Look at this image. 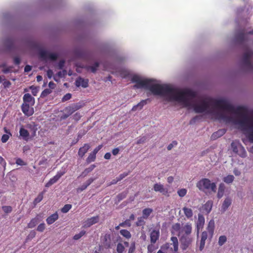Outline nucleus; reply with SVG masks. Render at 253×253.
<instances>
[{
    "instance_id": "obj_1",
    "label": "nucleus",
    "mask_w": 253,
    "mask_h": 253,
    "mask_svg": "<svg viewBox=\"0 0 253 253\" xmlns=\"http://www.w3.org/2000/svg\"><path fill=\"white\" fill-rule=\"evenodd\" d=\"M131 81L136 83L133 86L135 88H144L149 90L154 95L168 96L170 100L181 103L185 107L192 106L195 112L197 113L206 111L211 113V111L210 107L213 106L223 111L239 115L242 119L235 120L223 112H218L215 114L218 120L239 125L242 130L248 133V138L250 141L253 143V121L248 116L247 109L245 107L238 106L235 108L224 99H214L211 98L202 100L200 104L192 105L191 100L196 96V93L192 90L185 89L180 91L168 84H153L154 80H143L136 75L132 77Z\"/></svg>"
},
{
    "instance_id": "obj_2",
    "label": "nucleus",
    "mask_w": 253,
    "mask_h": 253,
    "mask_svg": "<svg viewBox=\"0 0 253 253\" xmlns=\"http://www.w3.org/2000/svg\"><path fill=\"white\" fill-rule=\"evenodd\" d=\"M197 187L201 191H211L214 193L216 192V185L215 183L211 182L208 178H202L196 184Z\"/></svg>"
},
{
    "instance_id": "obj_3",
    "label": "nucleus",
    "mask_w": 253,
    "mask_h": 253,
    "mask_svg": "<svg viewBox=\"0 0 253 253\" xmlns=\"http://www.w3.org/2000/svg\"><path fill=\"white\" fill-rule=\"evenodd\" d=\"M171 243H167L161 247L160 249L164 253H170L177 252L178 250V242L177 237H171L170 238Z\"/></svg>"
},
{
    "instance_id": "obj_4",
    "label": "nucleus",
    "mask_w": 253,
    "mask_h": 253,
    "mask_svg": "<svg viewBox=\"0 0 253 253\" xmlns=\"http://www.w3.org/2000/svg\"><path fill=\"white\" fill-rule=\"evenodd\" d=\"M250 35H253V30L245 32V29L241 30L236 33L234 38L235 42L239 44H243L249 40V36Z\"/></svg>"
},
{
    "instance_id": "obj_5",
    "label": "nucleus",
    "mask_w": 253,
    "mask_h": 253,
    "mask_svg": "<svg viewBox=\"0 0 253 253\" xmlns=\"http://www.w3.org/2000/svg\"><path fill=\"white\" fill-rule=\"evenodd\" d=\"M253 55V49H247L243 54V63L244 66L249 71H253V64L251 58Z\"/></svg>"
},
{
    "instance_id": "obj_6",
    "label": "nucleus",
    "mask_w": 253,
    "mask_h": 253,
    "mask_svg": "<svg viewBox=\"0 0 253 253\" xmlns=\"http://www.w3.org/2000/svg\"><path fill=\"white\" fill-rule=\"evenodd\" d=\"M231 146L233 151L240 157L245 158L247 156V153L244 147L238 142H232Z\"/></svg>"
},
{
    "instance_id": "obj_7",
    "label": "nucleus",
    "mask_w": 253,
    "mask_h": 253,
    "mask_svg": "<svg viewBox=\"0 0 253 253\" xmlns=\"http://www.w3.org/2000/svg\"><path fill=\"white\" fill-rule=\"evenodd\" d=\"M179 240L181 243V248L182 250H186L191 244L193 238L191 235H181L179 236Z\"/></svg>"
},
{
    "instance_id": "obj_8",
    "label": "nucleus",
    "mask_w": 253,
    "mask_h": 253,
    "mask_svg": "<svg viewBox=\"0 0 253 253\" xmlns=\"http://www.w3.org/2000/svg\"><path fill=\"white\" fill-rule=\"evenodd\" d=\"M33 106V105L26 104V103L22 104L21 110L25 116L30 117L33 115L34 113V110Z\"/></svg>"
},
{
    "instance_id": "obj_9",
    "label": "nucleus",
    "mask_w": 253,
    "mask_h": 253,
    "mask_svg": "<svg viewBox=\"0 0 253 253\" xmlns=\"http://www.w3.org/2000/svg\"><path fill=\"white\" fill-rule=\"evenodd\" d=\"M153 189L155 192H159L166 196L169 197V196L168 189L164 188V185L160 183L155 184L153 186Z\"/></svg>"
},
{
    "instance_id": "obj_10",
    "label": "nucleus",
    "mask_w": 253,
    "mask_h": 253,
    "mask_svg": "<svg viewBox=\"0 0 253 253\" xmlns=\"http://www.w3.org/2000/svg\"><path fill=\"white\" fill-rule=\"evenodd\" d=\"M192 227L191 224L189 223H187L185 225H184L181 227L180 233L179 235H178L179 236H181V235H191V234L192 233Z\"/></svg>"
},
{
    "instance_id": "obj_11",
    "label": "nucleus",
    "mask_w": 253,
    "mask_h": 253,
    "mask_svg": "<svg viewBox=\"0 0 253 253\" xmlns=\"http://www.w3.org/2000/svg\"><path fill=\"white\" fill-rule=\"evenodd\" d=\"M101 241L104 247L106 249L110 248L112 245L111 236L109 234H106L101 237Z\"/></svg>"
},
{
    "instance_id": "obj_12",
    "label": "nucleus",
    "mask_w": 253,
    "mask_h": 253,
    "mask_svg": "<svg viewBox=\"0 0 253 253\" xmlns=\"http://www.w3.org/2000/svg\"><path fill=\"white\" fill-rule=\"evenodd\" d=\"M64 171H59L57 173V174L53 176L52 178H51L48 182H47L45 184L46 187H49L54 183H56L59 179L64 174Z\"/></svg>"
},
{
    "instance_id": "obj_13",
    "label": "nucleus",
    "mask_w": 253,
    "mask_h": 253,
    "mask_svg": "<svg viewBox=\"0 0 253 253\" xmlns=\"http://www.w3.org/2000/svg\"><path fill=\"white\" fill-rule=\"evenodd\" d=\"M205 223V218L204 216L201 214H198V220L196 223L197 235H199L200 230L203 228Z\"/></svg>"
},
{
    "instance_id": "obj_14",
    "label": "nucleus",
    "mask_w": 253,
    "mask_h": 253,
    "mask_svg": "<svg viewBox=\"0 0 253 253\" xmlns=\"http://www.w3.org/2000/svg\"><path fill=\"white\" fill-rule=\"evenodd\" d=\"M81 107V105L77 104H74L72 106L66 107L65 111L67 113V116H69L76 111L79 110Z\"/></svg>"
},
{
    "instance_id": "obj_15",
    "label": "nucleus",
    "mask_w": 253,
    "mask_h": 253,
    "mask_svg": "<svg viewBox=\"0 0 253 253\" xmlns=\"http://www.w3.org/2000/svg\"><path fill=\"white\" fill-rule=\"evenodd\" d=\"M23 104L26 103V104L33 106L35 104V98L30 93H25L23 96Z\"/></svg>"
},
{
    "instance_id": "obj_16",
    "label": "nucleus",
    "mask_w": 253,
    "mask_h": 253,
    "mask_svg": "<svg viewBox=\"0 0 253 253\" xmlns=\"http://www.w3.org/2000/svg\"><path fill=\"white\" fill-rule=\"evenodd\" d=\"M75 84L78 87L81 86L84 88H86L88 85V80L79 77L76 79Z\"/></svg>"
},
{
    "instance_id": "obj_17",
    "label": "nucleus",
    "mask_w": 253,
    "mask_h": 253,
    "mask_svg": "<svg viewBox=\"0 0 253 253\" xmlns=\"http://www.w3.org/2000/svg\"><path fill=\"white\" fill-rule=\"evenodd\" d=\"M99 220V216L98 215L87 218L85 222L84 225L86 227H90L91 225L98 222Z\"/></svg>"
},
{
    "instance_id": "obj_18",
    "label": "nucleus",
    "mask_w": 253,
    "mask_h": 253,
    "mask_svg": "<svg viewBox=\"0 0 253 253\" xmlns=\"http://www.w3.org/2000/svg\"><path fill=\"white\" fill-rule=\"evenodd\" d=\"M150 100L149 98H147L145 100H141L139 103H138L137 105H134L131 109L132 111H136L137 110H141L143 106L147 104L148 102H150Z\"/></svg>"
},
{
    "instance_id": "obj_19",
    "label": "nucleus",
    "mask_w": 253,
    "mask_h": 253,
    "mask_svg": "<svg viewBox=\"0 0 253 253\" xmlns=\"http://www.w3.org/2000/svg\"><path fill=\"white\" fill-rule=\"evenodd\" d=\"M160 237L159 230H153L150 233V242L152 244L156 243Z\"/></svg>"
},
{
    "instance_id": "obj_20",
    "label": "nucleus",
    "mask_w": 253,
    "mask_h": 253,
    "mask_svg": "<svg viewBox=\"0 0 253 253\" xmlns=\"http://www.w3.org/2000/svg\"><path fill=\"white\" fill-rule=\"evenodd\" d=\"M90 148V146L89 144H84L83 147L80 148L78 151V155L81 158H83Z\"/></svg>"
},
{
    "instance_id": "obj_21",
    "label": "nucleus",
    "mask_w": 253,
    "mask_h": 253,
    "mask_svg": "<svg viewBox=\"0 0 253 253\" xmlns=\"http://www.w3.org/2000/svg\"><path fill=\"white\" fill-rule=\"evenodd\" d=\"M232 204V200L229 197L225 199L221 206V211H225Z\"/></svg>"
},
{
    "instance_id": "obj_22",
    "label": "nucleus",
    "mask_w": 253,
    "mask_h": 253,
    "mask_svg": "<svg viewBox=\"0 0 253 253\" xmlns=\"http://www.w3.org/2000/svg\"><path fill=\"white\" fill-rule=\"evenodd\" d=\"M208 238V233L207 231H204L201 234V239L200 243L199 250L202 251L205 245V242Z\"/></svg>"
},
{
    "instance_id": "obj_23",
    "label": "nucleus",
    "mask_w": 253,
    "mask_h": 253,
    "mask_svg": "<svg viewBox=\"0 0 253 253\" xmlns=\"http://www.w3.org/2000/svg\"><path fill=\"white\" fill-rule=\"evenodd\" d=\"M226 131L225 129H220L214 132L211 136V139L214 140L222 136L225 133Z\"/></svg>"
},
{
    "instance_id": "obj_24",
    "label": "nucleus",
    "mask_w": 253,
    "mask_h": 253,
    "mask_svg": "<svg viewBox=\"0 0 253 253\" xmlns=\"http://www.w3.org/2000/svg\"><path fill=\"white\" fill-rule=\"evenodd\" d=\"M207 230L211 238H212L214 230V222L213 220H211L209 222Z\"/></svg>"
},
{
    "instance_id": "obj_25",
    "label": "nucleus",
    "mask_w": 253,
    "mask_h": 253,
    "mask_svg": "<svg viewBox=\"0 0 253 253\" xmlns=\"http://www.w3.org/2000/svg\"><path fill=\"white\" fill-rule=\"evenodd\" d=\"M59 216L57 212L53 213L49 216H48L46 219V222L47 224L50 225L53 223L56 220L58 219Z\"/></svg>"
},
{
    "instance_id": "obj_26",
    "label": "nucleus",
    "mask_w": 253,
    "mask_h": 253,
    "mask_svg": "<svg viewBox=\"0 0 253 253\" xmlns=\"http://www.w3.org/2000/svg\"><path fill=\"white\" fill-rule=\"evenodd\" d=\"M225 189V186L224 183H221L219 185L217 197L218 199H220L223 197Z\"/></svg>"
},
{
    "instance_id": "obj_27",
    "label": "nucleus",
    "mask_w": 253,
    "mask_h": 253,
    "mask_svg": "<svg viewBox=\"0 0 253 253\" xmlns=\"http://www.w3.org/2000/svg\"><path fill=\"white\" fill-rule=\"evenodd\" d=\"M96 167V166L94 164L91 165L87 168H86L81 173L80 176L85 177L86 176L89 172H91L93 169Z\"/></svg>"
},
{
    "instance_id": "obj_28",
    "label": "nucleus",
    "mask_w": 253,
    "mask_h": 253,
    "mask_svg": "<svg viewBox=\"0 0 253 253\" xmlns=\"http://www.w3.org/2000/svg\"><path fill=\"white\" fill-rule=\"evenodd\" d=\"M44 192H45V191H43L40 193L39 194V195H38L37 197L34 199V200L33 202L34 207H36V206L38 203H39L40 202H41L42 201V200L43 199V195H44Z\"/></svg>"
},
{
    "instance_id": "obj_29",
    "label": "nucleus",
    "mask_w": 253,
    "mask_h": 253,
    "mask_svg": "<svg viewBox=\"0 0 253 253\" xmlns=\"http://www.w3.org/2000/svg\"><path fill=\"white\" fill-rule=\"evenodd\" d=\"M181 225L179 223H176L172 225L171 233L174 234L175 232H178V235L180 233V230L181 229Z\"/></svg>"
},
{
    "instance_id": "obj_30",
    "label": "nucleus",
    "mask_w": 253,
    "mask_h": 253,
    "mask_svg": "<svg viewBox=\"0 0 253 253\" xmlns=\"http://www.w3.org/2000/svg\"><path fill=\"white\" fill-rule=\"evenodd\" d=\"M19 133L20 135L22 136L25 140H27L28 137L29 136V133L28 131L23 127L20 128Z\"/></svg>"
},
{
    "instance_id": "obj_31",
    "label": "nucleus",
    "mask_w": 253,
    "mask_h": 253,
    "mask_svg": "<svg viewBox=\"0 0 253 253\" xmlns=\"http://www.w3.org/2000/svg\"><path fill=\"white\" fill-rule=\"evenodd\" d=\"M152 212L153 210L152 209L145 208L142 211V217L144 219H147Z\"/></svg>"
},
{
    "instance_id": "obj_32",
    "label": "nucleus",
    "mask_w": 253,
    "mask_h": 253,
    "mask_svg": "<svg viewBox=\"0 0 253 253\" xmlns=\"http://www.w3.org/2000/svg\"><path fill=\"white\" fill-rule=\"evenodd\" d=\"M182 210L184 212L185 215L186 216L187 218H190L192 217L193 211L190 208H188L185 207L182 209Z\"/></svg>"
},
{
    "instance_id": "obj_33",
    "label": "nucleus",
    "mask_w": 253,
    "mask_h": 253,
    "mask_svg": "<svg viewBox=\"0 0 253 253\" xmlns=\"http://www.w3.org/2000/svg\"><path fill=\"white\" fill-rule=\"evenodd\" d=\"M120 233L121 235L126 238L127 239H129L131 238V235L129 231L126 229H122L120 230Z\"/></svg>"
},
{
    "instance_id": "obj_34",
    "label": "nucleus",
    "mask_w": 253,
    "mask_h": 253,
    "mask_svg": "<svg viewBox=\"0 0 253 253\" xmlns=\"http://www.w3.org/2000/svg\"><path fill=\"white\" fill-rule=\"evenodd\" d=\"M212 206V202L211 201H208L204 205L205 210L209 213L211 210Z\"/></svg>"
},
{
    "instance_id": "obj_35",
    "label": "nucleus",
    "mask_w": 253,
    "mask_h": 253,
    "mask_svg": "<svg viewBox=\"0 0 253 253\" xmlns=\"http://www.w3.org/2000/svg\"><path fill=\"white\" fill-rule=\"evenodd\" d=\"M49 52L47 51L46 50H41L40 52V57L43 59V60H46L48 58V55H49Z\"/></svg>"
},
{
    "instance_id": "obj_36",
    "label": "nucleus",
    "mask_w": 253,
    "mask_h": 253,
    "mask_svg": "<svg viewBox=\"0 0 253 253\" xmlns=\"http://www.w3.org/2000/svg\"><path fill=\"white\" fill-rule=\"evenodd\" d=\"M38 222V219L37 218H33L31 220L30 222L28 224V227L29 228H34Z\"/></svg>"
},
{
    "instance_id": "obj_37",
    "label": "nucleus",
    "mask_w": 253,
    "mask_h": 253,
    "mask_svg": "<svg viewBox=\"0 0 253 253\" xmlns=\"http://www.w3.org/2000/svg\"><path fill=\"white\" fill-rule=\"evenodd\" d=\"M234 179V177L232 175H228L223 178V181L227 184L231 183Z\"/></svg>"
},
{
    "instance_id": "obj_38",
    "label": "nucleus",
    "mask_w": 253,
    "mask_h": 253,
    "mask_svg": "<svg viewBox=\"0 0 253 253\" xmlns=\"http://www.w3.org/2000/svg\"><path fill=\"white\" fill-rule=\"evenodd\" d=\"M127 191H124L121 193L119 194L117 196L118 202H120L121 201L125 199L127 195Z\"/></svg>"
},
{
    "instance_id": "obj_39",
    "label": "nucleus",
    "mask_w": 253,
    "mask_h": 253,
    "mask_svg": "<svg viewBox=\"0 0 253 253\" xmlns=\"http://www.w3.org/2000/svg\"><path fill=\"white\" fill-rule=\"evenodd\" d=\"M96 159V156L94 154L90 153L87 158H86V162L87 164H89L91 162L95 161Z\"/></svg>"
},
{
    "instance_id": "obj_40",
    "label": "nucleus",
    "mask_w": 253,
    "mask_h": 253,
    "mask_svg": "<svg viewBox=\"0 0 253 253\" xmlns=\"http://www.w3.org/2000/svg\"><path fill=\"white\" fill-rule=\"evenodd\" d=\"M125 249V247L122 243H119L117 244L116 251L118 253H123Z\"/></svg>"
},
{
    "instance_id": "obj_41",
    "label": "nucleus",
    "mask_w": 253,
    "mask_h": 253,
    "mask_svg": "<svg viewBox=\"0 0 253 253\" xmlns=\"http://www.w3.org/2000/svg\"><path fill=\"white\" fill-rule=\"evenodd\" d=\"M52 91L50 89L46 88L44 89L41 94V97L44 98L48 95L49 94L51 93Z\"/></svg>"
},
{
    "instance_id": "obj_42",
    "label": "nucleus",
    "mask_w": 253,
    "mask_h": 253,
    "mask_svg": "<svg viewBox=\"0 0 253 253\" xmlns=\"http://www.w3.org/2000/svg\"><path fill=\"white\" fill-rule=\"evenodd\" d=\"M227 241V238L225 236H220L218 239V245L220 246H222Z\"/></svg>"
},
{
    "instance_id": "obj_43",
    "label": "nucleus",
    "mask_w": 253,
    "mask_h": 253,
    "mask_svg": "<svg viewBox=\"0 0 253 253\" xmlns=\"http://www.w3.org/2000/svg\"><path fill=\"white\" fill-rule=\"evenodd\" d=\"M72 208V205L71 204H66L61 209V211L63 213H67Z\"/></svg>"
},
{
    "instance_id": "obj_44",
    "label": "nucleus",
    "mask_w": 253,
    "mask_h": 253,
    "mask_svg": "<svg viewBox=\"0 0 253 253\" xmlns=\"http://www.w3.org/2000/svg\"><path fill=\"white\" fill-rule=\"evenodd\" d=\"M154 244H152L151 243L150 244L148 245L147 247V252L148 253H152L154 252L157 249L155 247Z\"/></svg>"
},
{
    "instance_id": "obj_45",
    "label": "nucleus",
    "mask_w": 253,
    "mask_h": 253,
    "mask_svg": "<svg viewBox=\"0 0 253 253\" xmlns=\"http://www.w3.org/2000/svg\"><path fill=\"white\" fill-rule=\"evenodd\" d=\"M86 232L84 230L81 231L79 234H77L74 235L73 237V239L75 240H77L80 239L82 237H83L85 234Z\"/></svg>"
},
{
    "instance_id": "obj_46",
    "label": "nucleus",
    "mask_w": 253,
    "mask_h": 253,
    "mask_svg": "<svg viewBox=\"0 0 253 253\" xmlns=\"http://www.w3.org/2000/svg\"><path fill=\"white\" fill-rule=\"evenodd\" d=\"M187 190L185 188H182L177 191V194L180 197L185 196L187 193Z\"/></svg>"
},
{
    "instance_id": "obj_47",
    "label": "nucleus",
    "mask_w": 253,
    "mask_h": 253,
    "mask_svg": "<svg viewBox=\"0 0 253 253\" xmlns=\"http://www.w3.org/2000/svg\"><path fill=\"white\" fill-rule=\"evenodd\" d=\"M98 67L99 63L96 62L92 66L89 67V69L90 70L91 72L95 73Z\"/></svg>"
},
{
    "instance_id": "obj_48",
    "label": "nucleus",
    "mask_w": 253,
    "mask_h": 253,
    "mask_svg": "<svg viewBox=\"0 0 253 253\" xmlns=\"http://www.w3.org/2000/svg\"><path fill=\"white\" fill-rule=\"evenodd\" d=\"M143 219H144L142 216L138 217L137 221L136 222V225L137 226H143L145 224V221Z\"/></svg>"
},
{
    "instance_id": "obj_49",
    "label": "nucleus",
    "mask_w": 253,
    "mask_h": 253,
    "mask_svg": "<svg viewBox=\"0 0 253 253\" xmlns=\"http://www.w3.org/2000/svg\"><path fill=\"white\" fill-rule=\"evenodd\" d=\"M2 210L6 213H10L12 211V208L9 206H4L2 207Z\"/></svg>"
},
{
    "instance_id": "obj_50",
    "label": "nucleus",
    "mask_w": 253,
    "mask_h": 253,
    "mask_svg": "<svg viewBox=\"0 0 253 253\" xmlns=\"http://www.w3.org/2000/svg\"><path fill=\"white\" fill-rule=\"evenodd\" d=\"M131 225V224L130 222L129 221V220L126 219L125 221L121 222L120 223V226H121V227H130Z\"/></svg>"
},
{
    "instance_id": "obj_51",
    "label": "nucleus",
    "mask_w": 253,
    "mask_h": 253,
    "mask_svg": "<svg viewBox=\"0 0 253 253\" xmlns=\"http://www.w3.org/2000/svg\"><path fill=\"white\" fill-rule=\"evenodd\" d=\"M135 250V243L134 242H132L130 244L129 248L128 249V253H133Z\"/></svg>"
},
{
    "instance_id": "obj_52",
    "label": "nucleus",
    "mask_w": 253,
    "mask_h": 253,
    "mask_svg": "<svg viewBox=\"0 0 253 253\" xmlns=\"http://www.w3.org/2000/svg\"><path fill=\"white\" fill-rule=\"evenodd\" d=\"M48 59H50L51 60H52V61H55L57 59V57H58V55L56 53H50L49 52V55H48Z\"/></svg>"
},
{
    "instance_id": "obj_53",
    "label": "nucleus",
    "mask_w": 253,
    "mask_h": 253,
    "mask_svg": "<svg viewBox=\"0 0 253 253\" xmlns=\"http://www.w3.org/2000/svg\"><path fill=\"white\" fill-rule=\"evenodd\" d=\"M16 164L19 166H26V163L24 162L21 158H17L16 159Z\"/></svg>"
},
{
    "instance_id": "obj_54",
    "label": "nucleus",
    "mask_w": 253,
    "mask_h": 253,
    "mask_svg": "<svg viewBox=\"0 0 253 253\" xmlns=\"http://www.w3.org/2000/svg\"><path fill=\"white\" fill-rule=\"evenodd\" d=\"M72 97V94L71 93H67L62 98V101L65 102L69 99H70Z\"/></svg>"
},
{
    "instance_id": "obj_55",
    "label": "nucleus",
    "mask_w": 253,
    "mask_h": 253,
    "mask_svg": "<svg viewBox=\"0 0 253 253\" xmlns=\"http://www.w3.org/2000/svg\"><path fill=\"white\" fill-rule=\"evenodd\" d=\"M45 229V224L44 223H41L37 227V231L39 232H42Z\"/></svg>"
},
{
    "instance_id": "obj_56",
    "label": "nucleus",
    "mask_w": 253,
    "mask_h": 253,
    "mask_svg": "<svg viewBox=\"0 0 253 253\" xmlns=\"http://www.w3.org/2000/svg\"><path fill=\"white\" fill-rule=\"evenodd\" d=\"M6 42L7 43L8 47L9 48H12L13 46L14 41H13V40L12 39H7L6 40Z\"/></svg>"
},
{
    "instance_id": "obj_57",
    "label": "nucleus",
    "mask_w": 253,
    "mask_h": 253,
    "mask_svg": "<svg viewBox=\"0 0 253 253\" xmlns=\"http://www.w3.org/2000/svg\"><path fill=\"white\" fill-rule=\"evenodd\" d=\"M30 88V89L32 90V94L34 96H36L37 94V93L38 92V89H37V88L36 87H35V86H33V85L31 86Z\"/></svg>"
},
{
    "instance_id": "obj_58",
    "label": "nucleus",
    "mask_w": 253,
    "mask_h": 253,
    "mask_svg": "<svg viewBox=\"0 0 253 253\" xmlns=\"http://www.w3.org/2000/svg\"><path fill=\"white\" fill-rule=\"evenodd\" d=\"M129 172H124L122 174H121L117 178L118 179L119 181H121L123 178H124L125 177L127 176L128 175Z\"/></svg>"
},
{
    "instance_id": "obj_59",
    "label": "nucleus",
    "mask_w": 253,
    "mask_h": 253,
    "mask_svg": "<svg viewBox=\"0 0 253 253\" xmlns=\"http://www.w3.org/2000/svg\"><path fill=\"white\" fill-rule=\"evenodd\" d=\"M9 138V135L8 134H3L2 137H1V141L3 142V143H5L7 141V140H8Z\"/></svg>"
},
{
    "instance_id": "obj_60",
    "label": "nucleus",
    "mask_w": 253,
    "mask_h": 253,
    "mask_svg": "<svg viewBox=\"0 0 253 253\" xmlns=\"http://www.w3.org/2000/svg\"><path fill=\"white\" fill-rule=\"evenodd\" d=\"M146 140V138L145 136H143L137 140L136 142L137 144H140L144 143Z\"/></svg>"
},
{
    "instance_id": "obj_61",
    "label": "nucleus",
    "mask_w": 253,
    "mask_h": 253,
    "mask_svg": "<svg viewBox=\"0 0 253 253\" xmlns=\"http://www.w3.org/2000/svg\"><path fill=\"white\" fill-rule=\"evenodd\" d=\"M177 144V142L176 141H173L172 142V143H171L168 146V147H167L168 150H170L174 146H176Z\"/></svg>"
},
{
    "instance_id": "obj_62",
    "label": "nucleus",
    "mask_w": 253,
    "mask_h": 253,
    "mask_svg": "<svg viewBox=\"0 0 253 253\" xmlns=\"http://www.w3.org/2000/svg\"><path fill=\"white\" fill-rule=\"evenodd\" d=\"M102 145H100L99 146H98L97 147H96L93 150L92 152H91V153L94 154V155L96 156V154L98 153V152L102 148Z\"/></svg>"
},
{
    "instance_id": "obj_63",
    "label": "nucleus",
    "mask_w": 253,
    "mask_h": 253,
    "mask_svg": "<svg viewBox=\"0 0 253 253\" xmlns=\"http://www.w3.org/2000/svg\"><path fill=\"white\" fill-rule=\"evenodd\" d=\"M88 186L86 185V184L85 183H84L82 185H81L79 188H78L77 191L78 192L79 191H83V190H85Z\"/></svg>"
},
{
    "instance_id": "obj_64",
    "label": "nucleus",
    "mask_w": 253,
    "mask_h": 253,
    "mask_svg": "<svg viewBox=\"0 0 253 253\" xmlns=\"http://www.w3.org/2000/svg\"><path fill=\"white\" fill-rule=\"evenodd\" d=\"M20 62H21V60L19 57L16 56L14 58V63L15 65H19L20 63Z\"/></svg>"
}]
</instances>
